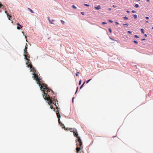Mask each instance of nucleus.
Here are the masks:
<instances>
[{"label": "nucleus", "instance_id": "nucleus-1", "mask_svg": "<svg viewBox=\"0 0 153 153\" xmlns=\"http://www.w3.org/2000/svg\"><path fill=\"white\" fill-rule=\"evenodd\" d=\"M28 67H29L31 69V71H33V77L34 79H35L37 82V83L40 86V89L42 91H43L44 95L43 96V97L45 100H47L49 101L48 104L50 105V108L52 109H54V111L56 112V114L58 119V122L60 126H61L63 129L65 130H67V128H66L63 124H62L60 122V115L59 114V111L58 110V107L56 105V102H58V101L57 99H53L52 100V98H51L49 95V93L51 92L53 93V91L51 90L48 87L46 84L40 82V79L38 77L37 74H36V70L34 69L33 67L31 64L28 65Z\"/></svg>", "mask_w": 153, "mask_h": 153}, {"label": "nucleus", "instance_id": "nucleus-2", "mask_svg": "<svg viewBox=\"0 0 153 153\" xmlns=\"http://www.w3.org/2000/svg\"><path fill=\"white\" fill-rule=\"evenodd\" d=\"M69 130L70 131L73 132L74 133V135L77 138V141L79 143V145L81 146L82 145V142L80 137L78 136L77 130L75 128H70Z\"/></svg>", "mask_w": 153, "mask_h": 153}, {"label": "nucleus", "instance_id": "nucleus-3", "mask_svg": "<svg viewBox=\"0 0 153 153\" xmlns=\"http://www.w3.org/2000/svg\"><path fill=\"white\" fill-rule=\"evenodd\" d=\"M79 142H78L77 141V143L76 144V145L77 146V147L76 148L77 152V153H83L82 152H81V147L82 148V145L80 146L79 145Z\"/></svg>", "mask_w": 153, "mask_h": 153}, {"label": "nucleus", "instance_id": "nucleus-4", "mask_svg": "<svg viewBox=\"0 0 153 153\" xmlns=\"http://www.w3.org/2000/svg\"><path fill=\"white\" fill-rule=\"evenodd\" d=\"M27 54L24 53V55L25 56V59L27 60V62L26 63V64L28 65H29L31 63L29 62V61H30V60L28 59L30 58V56L27 52Z\"/></svg>", "mask_w": 153, "mask_h": 153}, {"label": "nucleus", "instance_id": "nucleus-5", "mask_svg": "<svg viewBox=\"0 0 153 153\" xmlns=\"http://www.w3.org/2000/svg\"><path fill=\"white\" fill-rule=\"evenodd\" d=\"M27 44H26V45L25 46V49L24 51V52L25 53L27 54Z\"/></svg>", "mask_w": 153, "mask_h": 153}, {"label": "nucleus", "instance_id": "nucleus-6", "mask_svg": "<svg viewBox=\"0 0 153 153\" xmlns=\"http://www.w3.org/2000/svg\"><path fill=\"white\" fill-rule=\"evenodd\" d=\"M95 8L97 10H99L101 9V7L100 5H98L97 7H95Z\"/></svg>", "mask_w": 153, "mask_h": 153}, {"label": "nucleus", "instance_id": "nucleus-7", "mask_svg": "<svg viewBox=\"0 0 153 153\" xmlns=\"http://www.w3.org/2000/svg\"><path fill=\"white\" fill-rule=\"evenodd\" d=\"M85 82H84L81 85V86H80V89H81L82 87H83V86H84V84H85Z\"/></svg>", "mask_w": 153, "mask_h": 153}, {"label": "nucleus", "instance_id": "nucleus-8", "mask_svg": "<svg viewBox=\"0 0 153 153\" xmlns=\"http://www.w3.org/2000/svg\"><path fill=\"white\" fill-rule=\"evenodd\" d=\"M28 9L29 10H30V12L31 13H34V12L31 9H30L29 8H28Z\"/></svg>", "mask_w": 153, "mask_h": 153}, {"label": "nucleus", "instance_id": "nucleus-9", "mask_svg": "<svg viewBox=\"0 0 153 153\" xmlns=\"http://www.w3.org/2000/svg\"><path fill=\"white\" fill-rule=\"evenodd\" d=\"M139 7V5L137 4H136L134 5V7H136V8H137L138 7Z\"/></svg>", "mask_w": 153, "mask_h": 153}, {"label": "nucleus", "instance_id": "nucleus-10", "mask_svg": "<svg viewBox=\"0 0 153 153\" xmlns=\"http://www.w3.org/2000/svg\"><path fill=\"white\" fill-rule=\"evenodd\" d=\"M49 22L50 23L52 24H53V22L54 21V20H52L51 21H50L49 19L48 20Z\"/></svg>", "mask_w": 153, "mask_h": 153}, {"label": "nucleus", "instance_id": "nucleus-11", "mask_svg": "<svg viewBox=\"0 0 153 153\" xmlns=\"http://www.w3.org/2000/svg\"><path fill=\"white\" fill-rule=\"evenodd\" d=\"M141 31L142 33L143 34L144 33V29L143 28H141Z\"/></svg>", "mask_w": 153, "mask_h": 153}, {"label": "nucleus", "instance_id": "nucleus-12", "mask_svg": "<svg viewBox=\"0 0 153 153\" xmlns=\"http://www.w3.org/2000/svg\"><path fill=\"white\" fill-rule=\"evenodd\" d=\"M72 7L74 9H76L77 8L74 5L72 6Z\"/></svg>", "mask_w": 153, "mask_h": 153}, {"label": "nucleus", "instance_id": "nucleus-13", "mask_svg": "<svg viewBox=\"0 0 153 153\" xmlns=\"http://www.w3.org/2000/svg\"><path fill=\"white\" fill-rule=\"evenodd\" d=\"M134 17L135 19H136L137 18V16L136 14L134 15Z\"/></svg>", "mask_w": 153, "mask_h": 153}, {"label": "nucleus", "instance_id": "nucleus-14", "mask_svg": "<svg viewBox=\"0 0 153 153\" xmlns=\"http://www.w3.org/2000/svg\"><path fill=\"white\" fill-rule=\"evenodd\" d=\"M82 83V80L81 79L80 80L79 82V85H80Z\"/></svg>", "mask_w": 153, "mask_h": 153}, {"label": "nucleus", "instance_id": "nucleus-15", "mask_svg": "<svg viewBox=\"0 0 153 153\" xmlns=\"http://www.w3.org/2000/svg\"><path fill=\"white\" fill-rule=\"evenodd\" d=\"M79 72H77L76 74V76H78L79 75Z\"/></svg>", "mask_w": 153, "mask_h": 153}, {"label": "nucleus", "instance_id": "nucleus-16", "mask_svg": "<svg viewBox=\"0 0 153 153\" xmlns=\"http://www.w3.org/2000/svg\"><path fill=\"white\" fill-rule=\"evenodd\" d=\"M92 79H89L87 80L86 82V83H88Z\"/></svg>", "mask_w": 153, "mask_h": 153}, {"label": "nucleus", "instance_id": "nucleus-17", "mask_svg": "<svg viewBox=\"0 0 153 153\" xmlns=\"http://www.w3.org/2000/svg\"><path fill=\"white\" fill-rule=\"evenodd\" d=\"M17 25L18 26H20L21 28H22L23 27L22 26L20 25V24L19 23H17Z\"/></svg>", "mask_w": 153, "mask_h": 153}, {"label": "nucleus", "instance_id": "nucleus-18", "mask_svg": "<svg viewBox=\"0 0 153 153\" xmlns=\"http://www.w3.org/2000/svg\"><path fill=\"white\" fill-rule=\"evenodd\" d=\"M123 19L125 20H128V17L126 16H124L123 17Z\"/></svg>", "mask_w": 153, "mask_h": 153}, {"label": "nucleus", "instance_id": "nucleus-19", "mask_svg": "<svg viewBox=\"0 0 153 153\" xmlns=\"http://www.w3.org/2000/svg\"><path fill=\"white\" fill-rule=\"evenodd\" d=\"M84 5L87 7H89V4H84Z\"/></svg>", "mask_w": 153, "mask_h": 153}, {"label": "nucleus", "instance_id": "nucleus-20", "mask_svg": "<svg viewBox=\"0 0 153 153\" xmlns=\"http://www.w3.org/2000/svg\"><path fill=\"white\" fill-rule=\"evenodd\" d=\"M133 42L135 44H137L138 42H137V41L136 40H134Z\"/></svg>", "mask_w": 153, "mask_h": 153}, {"label": "nucleus", "instance_id": "nucleus-21", "mask_svg": "<svg viewBox=\"0 0 153 153\" xmlns=\"http://www.w3.org/2000/svg\"><path fill=\"white\" fill-rule=\"evenodd\" d=\"M22 28L20 26H17V28L18 29V30H20L21 29V28Z\"/></svg>", "mask_w": 153, "mask_h": 153}, {"label": "nucleus", "instance_id": "nucleus-22", "mask_svg": "<svg viewBox=\"0 0 153 153\" xmlns=\"http://www.w3.org/2000/svg\"><path fill=\"white\" fill-rule=\"evenodd\" d=\"M108 30H109V32L110 33H111V32H112V31H111V28H108Z\"/></svg>", "mask_w": 153, "mask_h": 153}, {"label": "nucleus", "instance_id": "nucleus-23", "mask_svg": "<svg viewBox=\"0 0 153 153\" xmlns=\"http://www.w3.org/2000/svg\"><path fill=\"white\" fill-rule=\"evenodd\" d=\"M123 26H128V23H125V24H123Z\"/></svg>", "mask_w": 153, "mask_h": 153}, {"label": "nucleus", "instance_id": "nucleus-24", "mask_svg": "<svg viewBox=\"0 0 153 153\" xmlns=\"http://www.w3.org/2000/svg\"><path fill=\"white\" fill-rule=\"evenodd\" d=\"M134 37L136 38H138L139 37L136 35H134Z\"/></svg>", "mask_w": 153, "mask_h": 153}, {"label": "nucleus", "instance_id": "nucleus-25", "mask_svg": "<svg viewBox=\"0 0 153 153\" xmlns=\"http://www.w3.org/2000/svg\"><path fill=\"white\" fill-rule=\"evenodd\" d=\"M78 87H77V88H76V91L75 92V94L77 92V91H78Z\"/></svg>", "mask_w": 153, "mask_h": 153}, {"label": "nucleus", "instance_id": "nucleus-26", "mask_svg": "<svg viewBox=\"0 0 153 153\" xmlns=\"http://www.w3.org/2000/svg\"><path fill=\"white\" fill-rule=\"evenodd\" d=\"M102 24L103 25L106 24L107 23L105 22H102Z\"/></svg>", "mask_w": 153, "mask_h": 153}, {"label": "nucleus", "instance_id": "nucleus-27", "mask_svg": "<svg viewBox=\"0 0 153 153\" xmlns=\"http://www.w3.org/2000/svg\"><path fill=\"white\" fill-rule=\"evenodd\" d=\"M12 17V16H11L9 15V16L8 17V19L9 20H10V18Z\"/></svg>", "mask_w": 153, "mask_h": 153}, {"label": "nucleus", "instance_id": "nucleus-28", "mask_svg": "<svg viewBox=\"0 0 153 153\" xmlns=\"http://www.w3.org/2000/svg\"><path fill=\"white\" fill-rule=\"evenodd\" d=\"M81 14H82L83 15H85V13L83 12H81Z\"/></svg>", "mask_w": 153, "mask_h": 153}, {"label": "nucleus", "instance_id": "nucleus-29", "mask_svg": "<svg viewBox=\"0 0 153 153\" xmlns=\"http://www.w3.org/2000/svg\"><path fill=\"white\" fill-rule=\"evenodd\" d=\"M61 23H62V24H64V23H65L62 20H61Z\"/></svg>", "mask_w": 153, "mask_h": 153}, {"label": "nucleus", "instance_id": "nucleus-30", "mask_svg": "<svg viewBox=\"0 0 153 153\" xmlns=\"http://www.w3.org/2000/svg\"><path fill=\"white\" fill-rule=\"evenodd\" d=\"M115 23L116 24V25H118L119 24V23L117 22H115Z\"/></svg>", "mask_w": 153, "mask_h": 153}, {"label": "nucleus", "instance_id": "nucleus-31", "mask_svg": "<svg viewBox=\"0 0 153 153\" xmlns=\"http://www.w3.org/2000/svg\"><path fill=\"white\" fill-rule=\"evenodd\" d=\"M108 21L109 22H110V23H112L113 22V21L111 20H108Z\"/></svg>", "mask_w": 153, "mask_h": 153}, {"label": "nucleus", "instance_id": "nucleus-32", "mask_svg": "<svg viewBox=\"0 0 153 153\" xmlns=\"http://www.w3.org/2000/svg\"><path fill=\"white\" fill-rule=\"evenodd\" d=\"M128 33L129 34H131V31H128Z\"/></svg>", "mask_w": 153, "mask_h": 153}, {"label": "nucleus", "instance_id": "nucleus-33", "mask_svg": "<svg viewBox=\"0 0 153 153\" xmlns=\"http://www.w3.org/2000/svg\"><path fill=\"white\" fill-rule=\"evenodd\" d=\"M149 16H146L145 17V18L147 19H149Z\"/></svg>", "mask_w": 153, "mask_h": 153}, {"label": "nucleus", "instance_id": "nucleus-34", "mask_svg": "<svg viewBox=\"0 0 153 153\" xmlns=\"http://www.w3.org/2000/svg\"><path fill=\"white\" fill-rule=\"evenodd\" d=\"M109 38H110V39H111V40H114V39H113L112 38H111V37L109 36Z\"/></svg>", "mask_w": 153, "mask_h": 153}, {"label": "nucleus", "instance_id": "nucleus-35", "mask_svg": "<svg viewBox=\"0 0 153 153\" xmlns=\"http://www.w3.org/2000/svg\"><path fill=\"white\" fill-rule=\"evenodd\" d=\"M74 97H73L72 99V102L73 103H74Z\"/></svg>", "mask_w": 153, "mask_h": 153}, {"label": "nucleus", "instance_id": "nucleus-36", "mask_svg": "<svg viewBox=\"0 0 153 153\" xmlns=\"http://www.w3.org/2000/svg\"><path fill=\"white\" fill-rule=\"evenodd\" d=\"M132 13H134L136 12V11L134 10H132L131 11Z\"/></svg>", "mask_w": 153, "mask_h": 153}, {"label": "nucleus", "instance_id": "nucleus-37", "mask_svg": "<svg viewBox=\"0 0 153 153\" xmlns=\"http://www.w3.org/2000/svg\"><path fill=\"white\" fill-rule=\"evenodd\" d=\"M3 6V5L1 4L0 3V8H1Z\"/></svg>", "mask_w": 153, "mask_h": 153}, {"label": "nucleus", "instance_id": "nucleus-38", "mask_svg": "<svg viewBox=\"0 0 153 153\" xmlns=\"http://www.w3.org/2000/svg\"><path fill=\"white\" fill-rule=\"evenodd\" d=\"M112 7H114V8H116L117 7V6L116 5H113L112 6Z\"/></svg>", "mask_w": 153, "mask_h": 153}, {"label": "nucleus", "instance_id": "nucleus-39", "mask_svg": "<svg viewBox=\"0 0 153 153\" xmlns=\"http://www.w3.org/2000/svg\"><path fill=\"white\" fill-rule=\"evenodd\" d=\"M145 40H146V39H145V38H143V39H141V41H145Z\"/></svg>", "mask_w": 153, "mask_h": 153}, {"label": "nucleus", "instance_id": "nucleus-40", "mask_svg": "<svg viewBox=\"0 0 153 153\" xmlns=\"http://www.w3.org/2000/svg\"><path fill=\"white\" fill-rule=\"evenodd\" d=\"M108 10L109 11H110L111 10V9L110 8H108Z\"/></svg>", "mask_w": 153, "mask_h": 153}, {"label": "nucleus", "instance_id": "nucleus-41", "mask_svg": "<svg viewBox=\"0 0 153 153\" xmlns=\"http://www.w3.org/2000/svg\"><path fill=\"white\" fill-rule=\"evenodd\" d=\"M126 12L128 13H130V12L128 10H127L126 11Z\"/></svg>", "mask_w": 153, "mask_h": 153}, {"label": "nucleus", "instance_id": "nucleus-42", "mask_svg": "<svg viewBox=\"0 0 153 153\" xmlns=\"http://www.w3.org/2000/svg\"><path fill=\"white\" fill-rule=\"evenodd\" d=\"M144 36L145 37H147V35L146 34H144Z\"/></svg>", "mask_w": 153, "mask_h": 153}, {"label": "nucleus", "instance_id": "nucleus-43", "mask_svg": "<svg viewBox=\"0 0 153 153\" xmlns=\"http://www.w3.org/2000/svg\"><path fill=\"white\" fill-rule=\"evenodd\" d=\"M7 17H8L9 16V15L8 13L7 14Z\"/></svg>", "mask_w": 153, "mask_h": 153}, {"label": "nucleus", "instance_id": "nucleus-44", "mask_svg": "<svg viewBox=\"0 0 153 153\" xmlns=\"http://www.w3.org/2000/svg\"><path fill=\"white\" fill-rule=\"evenodd\" d=\"M5 13H6V14H7V11H5Z\"/></svg>", "mask_w": 153, "mask_h": 153}, {"label": "nucleus", "instance_id": "nucleus-45", "mask_svg": "<svg viewBox=\"0 0 153 153\" xmlns=\"http://www.w3.org/2000/svg\"><path fill=\"white\" fill-rule=\"evenodd\" d=\"M150 0H146V1L148 2Z\"/></svg>", "mask_w": 153, "mask_h": 153}, {"label": "nucleus", "instance_id": "nucleus-46", "mask_svg": "<svg viewBox=\"0 0 153 153\" xmlns=\"http://www.w3.org/2000/svg\"><path fill=\"white\" fill-rule=\"evenodd\" d=\"M25 38L26 39V36H25ZM26 41L27 42V39H26Z\"/></svg>", "mask_w": 153, "mask_h": 153}, {"label": "nucleus", "instance_id": "nucleus-47", "mask_svg": "<svg viewBox=\"0 0 153 153\" xmlns=\"http://www.w3.org/2000/svg\"><path fill=\"white\" fill-rule=\"evenodd\" d=\"M22 33H23V34L24 35V32L22 31Z\"/></svg>", "mask_w": 153, "mask_h": 153}, {"label": "nucleus", "instance_id": "nucleus-48", "mask_svg": "<svg viewBox=\"0 0 153 153\" xmlns=\"http://www.w3.org/2000/svg\"><path fill=\"white\" fill-rule=\"evenodd\" d=\"M146 22H147V23H148L149 22L148 21H146Z\"/></svg>", "mask_w": 153, "mask_h": 153}, {"label": "nucleus", "instance_id": "nucleus-49", "mask_svg": "<svg viewBox=\"0 0 153 153\" xmlns=\"http://www.w3.org/2000/svg\"><path fill=\"white\" fill-rule=\"evenodd\" d=\"M137 0L138 1H140V0Z\"/></svg>", "mask_w": 153, "mask_h": 153}, {"label": "nucleus", "instance_id": "nucleus-50", "mask_svg": "<svg viewBox=\"0 0 153 153\" xmlns=\"http://www.w3.org/2000/svg\"><path fill=\"white\" fill-rule=\"evenodd\" d=\"M152 29H153V27H152Z\"/></svg>", "mask_w": 153, "mask_h": 153}, {"label": "nucleus", "instance_id": "nucleus-51", "mask_svg": "<svg viewBox=\"0 0 153 153\" xmlns=\"http://www.w3.org/2000/svg\"><path fill=\"white\" fill-rule=\"evenodd\" d=\"M11 23H13V22H11Z\"/></svg>", "mask_w": 153, "mask_h": 153}, {"label": "nucleus", "instance_id": "nucleus-52", "mask_svg": "<svg viewBox=\"0 0 153 153\" xmlns=\"http://www.w3.org/2000/svg\"><path fill=\"white\" fill-rule=\"evenodd\" d=\"M67 129H68V128H67Z\"/></svg>", "mask_w": 153, "mask_h": 153}]
</instances>
